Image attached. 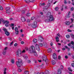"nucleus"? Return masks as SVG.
<instances>
[{"label": "nucleus", "instance_id": "nucleus-1", "mask_svg": "<svg viewBox=\"0 0 74 74\" xmlns=\"http://www.w3.org/2000/svg\"><path fill=\"white\" fill-rule=\"evenodd\" d=\"M47 19L45 20V21L47 22H51L53 21L54 20V18L53 17L52 15H51V13L49 12L47 14Z\"/></svg>", "mask_w": 74, "mask_h": 74}, {"label": "nucleus", "instance_id": "nucleus-2", "mask_svg": "<svg viewBox=\"0 0 74 74\" xmlns=\"http://www.w3.org/2000/svg\"><path fill=\"white\" fill-rule=\"evenodd\" d=\"M29 52L30 53H32V54L36 55V50H35V47L34 46H32L29 48Z\"/></svg>", "mask_w": 74, "mask_h": 74}, {"label": "nucleus", "instance_id": "nucleus-3", "mask_svg": "<svg viewBox=\"0 0 74 74\" xmlns=\"http://www.w3.org/2000/svg\"><path fill=\"white\" fill-rule=\"evenodd\" d=\"M31 26L33 29L36 28V27H37V22L36 21H34L31 25Z\"/></svg>", "mask_w": 74, "mask_h": 74}, {"label": "nucleus", "instance_id": "nucleus-4", "mask_svg": "<svg viewBox=\"0 0 74 74\" xmlns=\"http://www.w3.org/2000/svg\"><path fill=\"white\" fill-rule=\"evenodd\" d=\"M16 55H18V56L21 57V56H22V55L21 54V49H18L16 52Z\"/></svg>", "mask_w": 74, "mask_h": 74}, {"label": "nucleus", "instance_id": "nucleus-5", "mask_svg": "<svg viewBox=\"0 0 74 74\" xmlns=\"http://www.w3.org/2000/svg\"><path fill=\"white\" fill-rule=\"evenodd\" d=\"M3 23L4 24H5V26H6V27H8L9 26L8 24L10 23V22L7 20L6 21H4Z\"/></svg>", "mask_w": 74, "mask_h": 74}, {"label": "nucleus", "instance_id": "nucleus-6", "mask_svg": "<svg viewBox=\"0 0 74 74\" xmlns=\"http://www.w3.org/2000/svg\"><path fill=\"white\" fill-rule=\"evenodd\" d=\"M38 41L40 42H42L43 41V38L42 37H39L38 38Z\"/></svg>", "mask_w": 74, "mask_h": 74}, {"label": "nucleus", "instance_id": "nucleus-7", "mask_svg": "<svg viewBox=\"0 0 74 74\" xmlns=\"http://www.w3.org/2000/svg\"><path fill=\"white\" fill-rule=\"evenodd\" d=\"M43 61L45 62L46 63H47V62H48V59H47V56H45L43 58Z\"/></svg>", "mask_w": 74, "mask_h": 74}, {"label": "nucleus", "instance_id": "nucleus-8", "mask_svg": "<svg viewBox=\"0 0 74 74\" xmlns=\"http://www.w3.org/2000/svg\"><path fill=\"white\" fill-rule=\"evenodd\" d=\"M36 48L37 51H40V46L37 44H36L35 46Z\"/></svg>", "mask_w": 74, "mask_h": 74}, {"label": "nucleus", "instance_id": "nucleus-9", "mask_svg": "<svg viewBox=\"0 0 74 74\" xmlns=\"http://www.w3.org/2000/svg\"><path fill=\"white\" fill-rule=\"evenodd\" d=\"M38 74H49V71H48L47 70L46 71L45 73H43L42 72H41L40 73H39Z\"/></svg>", "mask_w": 74, "mask_h": 74}, {"label": "nucleus", "instance_id": "nucleus-10", "mask_svg": "<svg viewBox=\"0 0 74 74\" xmlns=\"http://www.w3.org/2000/svg\"><path fill=\"white\" fill-rule=\"evenodd\" d=\"M16 63L17 67L20 68V67H21V63L18 62H16Z\"/></svg>", "mask_w": 74, "mask_h": 74}, {"label": "nucleus", "instance_id": "nucleus-11", "mask_svg": "<svg viewBox=\"0 0 74 74\" xmlns=\"http://www.w3.org/2000/svg\"><path fill=\"white\" fill-rule=\"evenodd\" d=\"M53 59L54 60L56 59L57 58V56H56V55L55 53H54L53 54Z\"/></svg>", "mask_w": 74, "mask_h": 74}, {"label": "nucleus", "instance_id": "nucleus-12", "mask_svg": "<svg viewBox=\"0 0 74 74\" xmlns=\"http://www.w3.org/2000/svg\"><path fill=\"white\" fill-rule=\"evenodd\" d=\"M6 14H7L8 15H10L11 13V11L10 10H6Z\"/></svg>", "mask_w": 74, "mask_h": 74}, {"label": "nucleus", "instance_id": "nucleus-13", "mask_svg": "<svg viewBox=\"0 0 74 74\" xmlns=\"http://www.w3.org/2000/svg\"><path fill=\"white\" fill-rule=\"evenodd\" d=\"M62 73V70L60 69H59L58 70V71L57 72V73L58 74H61Z\"/></svg>", "mask_w": 74, "mask_h": 74}, {"label": "nucleus", "instance_id": "nucleus-14", "mask_svg": "<svg viewBox=\"0 0 74 74\" xmlns=\"http://www.w3.org/2000/svg\"><path fill=\"white\" fill-rule=\"evenodd\" d=\"M21 19L22 21L23 22H25L26 21V19H25V18L23 17H21Z\"/></svg>", "mask_w": 74, "mask_h": 74}, {"label": "nucleus", "instance_id": "nucleus-15", "mask_svg": "<svg viewBox=\"0 0 74 74\" xmlns=\"http://www.w3.org/2000/svg\"><path fill=\"white\" fill-rule=\"evenodd\" d=\"M59 38L57 36L56 37V41L57 42H58L59 41Z\"/></svg>", "mask_w": 74, "mask_h": 74}, {"label": "nucleus", "instance_id": "nucleus-16", "mask_svg": "<svg viewBox=\"0 0 74 74\" xmlns=\"http://www.w3.org/2000/svg\"><path fill=\"white\" fill-rule=\"evenodd\" d=\"M5 34L6 35V36H8L9 35H10V33L8 32L7 31L5 32Z\"/></svg>", "mask_w": 74, "mask_h": 74}, {"label": "nucleus", "instance_id": "nucleus-17", "mask_svg": "<svg viewBox=\"0 0 74 74\" xmlns=\"http://www.w3.org/2000/svg\"><path fill=\"white\" fill-rule=\"evenodd\" d=\"M3 31H4V32H5H5H7L8 31H7V29H5V28H3Z\"/></svg>", "mask_w": 74, "mask_h": 74}, {"label": "nucleus", "instance_id": "nucleus-18", "mask_svg": "<svg viewBox=\"0 0 74 74\" xmlns=\"http://www.w3.org/2000/svg\"><path fill=\"white\" fill-rule=\"evenodd\" d=\"M24 58L25 59H27V58H28V57H27V54L25 55L24 56Z\"/></svg>", "mask_w": 74, "mask_h": 74}, {"label": "nucleus", "instance_id": "nucleus-19", "mask_svg": "<svg viewBox=\"0 0 74 74\" xmlns=\"http://www.w3.org/2000/svg\"><path fill=\"white\" fill-rule=\"evenodd\" d=\"M43 45L45 47H47V44L45 42L44 43Z\"/></svg>", "mask_w": 74, "mask_h": 74}, {"label": "nucleus", "instance_id": "nucleus-20", "mask_svg": "<svg viewBox=\"0 0 74 74\" xmlns=\"http://www.w3.org/2000/svg\"><path fill=\"white\" fill-rule=\"evenodd\" d=\"M33 41L34 43H36L37 42V40L36 39H34Z\"/></svg>", "mask_w": 74, "mask_h": 74}, {"label": "nucleus", "instance_id": "nucleus-21", "mask_svg": "<svg viewBox=\"0 0 74 74\" xmlns=\"http://www.w3.org/2000/svg\"><path fill=\"white\" fill-rule=\"evenodd\" d=\"M22 60H21V59H19L18 60V63H22Z\"/></svg>", "mask_w": 74, "mask_h": 74}, {"label": "nucleus", "instance_id": "nucleus-22", "mask_svg": "<svg viewBox=\"0 0 74 74\" xmlns=\"http://www.w3.org/2000/svg\"><path fill=\"white\" fill-rule=\"evenodd\" d=\"M6 10V11H9V10H10V7H7L5 8Z\"/></svg>", "mask_w": 74, "mask_h": 74}, {"label": "nucleus", "instance_id": "nucleus-23", "mask_svg": "<svg viewBox=\"0 0 74 74\" xmlns=\"http://www.w3.org/2000/svg\"><path fill=\"white\" fill-rule=\"evenodd\" d=\"M65 23L66 25H70V22L67 21Z\"/></svg>", "mask_w": 74, "mask_h": 74}, {"label": "nucleus", "instance_id": "nucleus-24", "mask_svg": "<svg viewBox=\"0 0 74 74\" xmlns=\"http://www.w3.org/2000/svg\"><path fill=\"white\" fill-rule=\"evenodd\" d=\"M55 10L56 11H58V10H59V8H58V7H56L55 8Z\"/></svg>", "mask_w": 74, "mask_h": 74}, {"label": "nucleus", "instance_id": "nucleus-25", "mask_svg": "<svg viewBox=\"0 0 74 74\" xmlns=\"http://www.w3.org/2000/svg\"><path fill=\"white\" fill-rule=\"evenodd\" d=\"M71 36L72 38H73V39H74V35L73 34H71Z\"/></svg>", "mask_w": 74, "mask_h": 74}, {"label": "nucleus", "instance_id": "nucleus-26", "mask_svg": "<svg viewBox=\"0 0 74 74\" xmlns=\"http://www.w3.org/2000/svg\"><path fill=\"white\" fill-rule=\"evenodd\" d=\"M55 63H56V62H55V60L52 61V64H55Z\"/></svg>", "mask_w": 74, "mask_h": 74}, {"label": "nucleus", "instance_id": "nucleus-27", "mask_svg": "<svg viewBox=\"0 0 74 74\" xmlns=\"http://www.w3.org/2000/svg\"><path fill=\"white\" fill-rule=\"evenodd\" d=\"M0 21L1 22H3V23H4V21L3 18H1L0 19Z\"/></svg>", "mask_w": 74, "mask_h": 74}, {"label": "nucleus", "instance_id": "nucleus-28", "mask_svg": "<svg viewBox=\"0 0 74 74\" xmlns=\"http://www.w3.org/2000/svg\"><path fill=\"white\" fill-rule=\"evenodd\" d=\"M3 10V8L2 6L0 5V10L2 11Z\"/></svg>", "mask_w": 74, "mask_h": 74}, {"label": "nucleus", "instance_id": "nucleus-29", "mask_svg": "<svg viewBox=\"0 0 74 74\" xmlns=\"http://www.w3.org/2000/svg\"><path fill=\"white\" fill-rule=\"evenodd\" d=\"M30 14H31V13H28L27 14V16H30Z\"/></svg>", "mask_w": 74, "mask_h": 74}, {"label": "nucleus", "instance_id": "nucleus-30", "mask_svg": "<svg viewBox=\"0 0 74 74\" xmlns=\"http://www.w3.org/2000/svg\"><path fill=\"white\" fill-rule=\"evenodd\" d=\"M47 51L49 52H51V51H52V50H51V49H48Z\"/></svg>", "mask_w": 74, "mask_h": 74}, {"label": "nucleus", "instance_id": "nucleus-31", "mask_svg": "<svg viewBox=\"0 0 74 74\" xmlns=\"http://www.w3.org/2000/svg\"><path fill=\"white\" fill-rule=\"evenodd\" d=\"M22 14H24L25 13V10H23L22 12Z\"/></svg>", "mask_w": 74, "mask_h": 74}, {"label": "nucleus", "instance_id": "nucleus-32", "mask_svg": "<svg viewBox=\"0 0 74 74\" xmlns=\"http://www.w3.org/2000/svg\"><path fill=\"white\" fill-rule=\"evenodd\" d=\"M11 62L12 63H14V60L12 59L11 60Z\"/></svg>", "mask_w": 74, "mask_h": 74}, {"label": "nucleus", "instance_id": "nucleus-33", "mask_svg": "<svg viewBox=\"0 0 74 74\" xmlns=\"http://www.w3.org/2000/svg\"><path fill=\"white\" fill-rule=\"evenodd\" d=\"M18 28H17V27H16L14 29V30L15 31V32L16 31H18Z\"/></svg>", "mask_w": 74, "mask_h": 74}, {"label": "nucleus", "instance_id": "nucleus-34", "mask_svg": "<svg viewBox=\"0 0 74 74\" xmlns=\"http://www.w3.org/2000/svg\"><path fill=\"white\" fill-rule=\"evenodd\" d=\"M25 74H29V72L28 71H25Z\"/></svg>", "mask_w": 74, "mask_h": 74}, {"label": "nucleus", "instance_id": "nucleus-35", "mask_svg": "<svg viewBox=\"0 0 74 74\" xmlns=\"http://www.w3.org/2000/svg\"><path fill=\"white\" fill-rule=\"evenodd\" d=\"M52 1H53V0H49V3H52Z\"/></svg>", "mask_w": 74, "mask_h": 74}, {"label": "nucleus", "instance_id": "nucleus-36", "mask_svg": "<svg viewBox=\"0 0 74 74\" xmlns=\"http://www.w3.org/2000/svg\"><path fill=\"white\" fill-rule=\"evenodd\" d=\"M10 27H14V24L12 23L11 24V25H10Z\"/></svg>", "mask_w": 74, "mask_h": 74}, {"label": "nucleus", "instance_id": "nucleus-37", "mask_svg": "<svg viewBox=\"0 0 74 74\" xmlns=\"http://www.w3.org/2000/svg\"><path fill=\"white\" fill-rule=\"evenodd\" d=\"M34 0H29V2H31V3H33L34 2Z\"/></svg>", "mask_w": 74, "mask_h": 74}, {"label": "nucleus", "instance_id": "nucleus-38", "mask_svg": "<svg viewBox=\"0 0 74 74\" xmlns=\"http://www.w3.org/2000/svg\"><path fill=\"white\" fill-rule=\"evenodd\" d=\"M18 72H22V70L21 69H18Z\"/></svg>", "mask_w": 74, "mask_h": 74}, {"label": "nucleus", "instance_id": "nucleus-39", "mask_svg": "<svg viewBox=\"0 0 74 74\" xmlns=\"http://www.w3.org/2000/svg\"><path fill=\"white\" fill-rule=\"evenodd\" d=\"M66 37L67 38H70V35H67L66 36Z\"/></svg>", "mask_w": 74, "mask_h": 74}, {"label": "nucleus", "instance_id": "nucleus-40", "mask_svg": "<svg viewBox=\"0 0 74 74\" xmlns=\"http://www.w3.org/2000/svg\"><path fill=\"white\" fill-rule=\"evenodd\" d=\"M68 69L69 70V71H73V70H71L70 68H68Z\"/></svg>", "mask_w": 74, "mask_h": 74}, {"label": "nucleus", "instance_id": "nucleus-41", "mask_svg": "<svg viewBox=\"0 0 74 74\" xmlns=\"http://www.w3.org/2000/svg\"><path fill=\"white\" fill-rule=\"evenodd\" d=\"M15 33L16 34H19L18 31H15Z\"/></svg>", "mask_w": 74, "mask_h": 74}, {"label": "nucleus", "instance_id": "nucleus-42", "mask_svg": "<svg viewBox=\"0 0 74 74\" xmlns=\"http://www.w3.org/2000/svg\"><path fill=\"white\" fill-rule=\"evenodd\" d=\"M6 53V51H4L3 52V54L4 55H5Z\"/></svg>", "mask_w": 74, "mask_h": 74}, {"label": "nucleus", "instance_id": "nucleus-43", "mask_svg": "<svg viewBox=\"0 0 74 74\" xmlns=\"http://www.w3.org/2000/svg\"><path fill=\"white\" fill-rule=\"evenodd\" d=\"M25 1L26 3H29V0H25Z\"/></svg>", "mask_w": 74, "mask_h": 74}, {"label": "nucleus", "instance_id": "nucleus-44", "mask_svg": "<svg viewBox=\"0 0 74 74\" xmlns=\"http://www.w3.org/2000/svg\"><path fill=\"white\" fill-rule=\"evenodd\" d=\"M39 45L40 47H42V43H39Z\"/></svg>", "mask_w": 74, "mask_h": 74}, {"label": "nucleus", "instance_id": "nucleus-45", "mask_svg": "<svg viewBox=\"0 0 74 74\" xmlns=\"http://www.w3.org/2000/svg\"><path fill=\"white\" fill-rule=\"evenodd\" d=\"M35 18V17L34 16H32L31 18V20H34V19Z\"/></svg>", "mask_w": 74, "mask_h": 74}, {"label": "nucleus", "instance_id": "nucleus-46", "mask_svg": "<svg viewBox=\"0 0 74 74\" xmlns=\"http://www.w3.org/2000/svg\"><path fill=\"white\" fill-rule=\"evenodd\" d=\"M74 46H73V45H71V48H73V50H74Z\"/></svg>", "mask_w": 74, "mask_h": 74}, {"label": "nucleus", "instance_id": "nucleus-47", "mask_svg": "<svg viewBox=\"0 0 74 74\" xmlns=\"http://www.w3.org/2000/svg\"><path fill=\"white\" fill-rule=\"evenodd\" d=\"M71 44L72 45H74V42L73 41H72L71 43Z\"/></svg>", "mask_w": 74, "mask_h": 74}, {"label": "nucleus", "instance_id": "nucleus-48", "mask_svg": "<svg viewBox=\"0 0 74 74\" xmlns=\"http://www.w3.org/2000/svg\"><path fill=\"white\" fill-rule=\"evenodd\" d=\"M30 21V20L28 19L27 21V22H29Z\"/></svg>", "mask_w": 74, "mask_h": 74}, {"label": "nucleus", "instance_id": "nucleus-49", "mask_svg": "<svg viewBox=\"0 0 74 74\" xmlns=\"http://www.w3.org/2000/svg\"><path fill=\"white\" fill-rule=\"evenodd\" d=\"M68 32H72V31L71 30L68 29Z\"/></svg>", "mask_w": 74, "mask_h": 74}, {"label": "nucleus", "instance_id": "nucleus-50", "mask_svg": "<svg viewBox=\"0 0 74 74\" xmlns=\"http://www.w3.org/2000/svg\"><path fill=\"white\" fill-rule=\"evenodd\" d=\"M74 10V8H71V11H73Z\"/></svg>", "mask_w": 74, "mask_h": 74}, {"label": "nucleus", "instance_id": "nucleus-51", "mask_svg": "<svg viewBox=\"0 0 74 74\" xmlns=\"http://www.w3.org/2000/svg\"><path fill=\"white\" fill-rule=\"evenodd\" d=\"M11 6L12 7V8H13V9H15V7L14 6H13L12 5H11Z\"/></svg>", "mask_w": 74, "mask_h": 74}, {"label": "nucleus", "instance_id": "nucleus-52", "mask_svg": "<svg viewBox=\"0 0 74 74\" xmlns=\"http://www.w3.org/2000/svg\"><path fill=\"white\" fill-rule=\"evenodd\" d=\"M56 36L57 37L58 36L59 37H60V34H57Z\"/></svg>", "mask_w": 74, "mask_h": 74}, {"label": "nucleus", "instance_id": "nucleus-53", "mask_svg": "<svg viewBox=\"0 0 74 74\" xmlns=\"http://www.w3.org/2000/svg\"><path fill=\"white\" fill-rule=\"evenodd\" d=\"M60 68L61 69H63V66L62 65H61L60 66Z\"/></svg>", "mask_w": 74, "mask_h": 74}, {"label": "nucleus", "instance_id": "nucleus-54", "mask_svg": "<svg viewBox=\"0 0 74 74\" xmlns=\"http://www.w3.org/2000/svg\"><path fill=\"white\" fill-rule=\"evenodd\" d=\"M64 4H66L67 3V2H66V0H65L64 1Z\"/></svg>", "mask_w": 74, "mask_h": 74}, {"label": "nucleus", "instance_id": "nucleus-55", "mask_svg": "<svg viewBox=\"0 0 74 74\" xmlns=\"http://www.w3.org/2000/svg\"><path fill=\"white\" fill-rule=\"evenodd\" d=\"M71 21L72 22H73L74 21V19L71 18Z\"/></svg>", "mask_w": 74, "mask_h": 74}, {"label": "nucleus", "instance_id": "nucleus-56", "mask_svg": "<svg viewBox=\"0 0 74 74\" xmlns=\"http://www.w3.org/2000/svg\"><path fill=\"white\" fill-rule=\"evenodd\" d=\"M67 49V51H70V49L69 48H68Z\"/></svg>", "mask_w": 74, "mask_h": 74}, {"label": "nucleus", "instance_id": "nucleus-57", "mask_svg": "<svg viewBox=\"0 0 74 74\" xmlns=\"http://www.w3.org/2000/svg\"><path fill=\"white\" fill-rule=\"evenodd\" d=\"M64 48H66V49H68V47H67V46H64Z\"/></svg>", "mask_w": 74, "mask_h": 74}, {"label": "nucleus", "instance_id": "nucleus-58", "mask_svg": "<svg viewBox=\"0 0 74 74\" xmlns=\"http://www.w3.org/2000/svg\"><path fill=\"white\" fill-rule=\"evenodd\" d=\"M60 58H61V57H60V56H59L58 57V59L59 60L60 59Z\"/></svg>", "mask_w": 74, "mask_h": 74}, {"label": "nucleus", "instance_id": "nucleus-59", "mask_svg": "<svg viewBox=\"0 0 74 74\" xmlns=\"http://www.w3.org/2000/svg\"><path fill=\"white\" fill-rule=\"evenodd\" d=\"M14 46H15V47H16V46H17V43H15L14 45Z\"/></svg>", "mask_w": 74, "mask_h": 74}, {"label": "nucleus", "instance_id": "nucleus-60", "mask_svg": "<svg viewBox=\"0 0 74 74\" xmlns=\"http://www.w3.org/2000/svg\"><path fill=\"white\" fill-rule=\"evenodd\" d=\"M39 5H40V7H41V6H42V3H40L39 4Z\"/></svg>", "mask_w": 74, "mask_h": 74}, {"label": "nucleus", "instance_id": "nucleus-61", "mask_svg": "<svg viewBox=\"0 0 74 74\" xmlns=\"http://www.w3.org/2000/svg\"><path fill=\"white\" fill-rule=\"evenodd\" d=\"M65 59H67L68 58V56H65Z\"/></svg>", "mask_w": 74, "mask_h": 74}, {"label": "nucleus", "instance_id": "nucleus-62", "mask_svg": "<svg viewBox=\"0 0 74 74\" xmlns=\"http://www.w3.org/2000/svg\"><path fill=\"white\" fill-rule=\"evenodd\" d=\"M71 65L72 67H74V63H72L71 64Z\"/></svg>", "mask_w": 74, "mask_h": 74}, {"label": "nucleus", "instance_id": "nucleus-63", "mask_svg": "<svg viewBox=\"0 0 74 74\" xmlns=\"http://www.w3.org/2000/svg\"><path fill=\"white\" fill-rule=\"evenodd\" d=\"M13 19L12 18H10V21H12V20Z\"/></svg>", "mask_w": 74, "mask_h": 74}, {"label": "nucleus", "instance_id": "nucleus-64", "mask_svg": "<svg viewBox=\"0 0 74 74\" xmlns=\"http://www.w3.org/2000/svg\"><path fill=\"white\" fill-rule=\"evenodd\" d=\"M72 5H74V1L72 2Z\"/></svg>", "mask_w": 74, "mask_h": 74}]
</instances>
